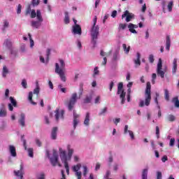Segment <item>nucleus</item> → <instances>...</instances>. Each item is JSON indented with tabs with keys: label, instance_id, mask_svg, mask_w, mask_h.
Listing matches in <instances>:
<instances>
[{
	"label": "nucleus",
	"instance_id": "f257e3e1",
	"mask_svg": "<svg viewBox=\"0 0 179 179\" xmlns=\"http://www.w3.org/2000/svg\"><path fill=\"white\" fill-rule=\"evenodd\" d=\"M68 153L66 154V150L65 149L59 147V156L60 157L62 163H63L64 166V169H66V173L68 176H69V162L72 160V156L75 152V150L71 146V145H68L66 147Z\"/></svg>",
	"mask_w": 179,
	"mask_h": 179
},
{
	"label": "nucleus",
	"instance_id": "f03ea898",
	"mask_svg": "<svg viewBox=\"0 0 179 179\" xmlns=\"http://www.w3.org/2000/svg\"><path fill=\"white\" fill-rule=\"evenodd\" d=\"M26 15H30L31 19H34L36 17V20H32L31 22V26L34 29H39L41 27V24L44 21L43 19V15H41V10H31L30 6H28L26 10Z\"/></svg>",
	"mask_w": 179,
	"mask_h": 179
},
{
	"label": "nucleus",
	"instance_id": "7ed1b4c3",
	"mask_svg": "<svg viewBox=\"0 0 179 179\" xmlns=\"http://www.w3.org/2000/svg\"><path fill=\"white\" fill-rule=\"evenodd\" d=\"M65 60L59 59V63H55V72L59 76L62 82H66V71Z\"/></svg>",
	"mask_w": 179,
	"mask_h": 179
},
{
	"label": "nucleus",
	"instance_id": "20e7f679",
	"mask_svg": "<svg viewBox=\"0 0 179 179\" xmlns=\"http://www.w3.org/2000/svg\"><path fill=\"white\" fill-rule=\"evenodd\" d=\"M150 89H151L150 82H148L145 92V101L140 100L139 107H145V106L148 107L150 105V100H152Z\"/></svg>",
	"mask_w": 179,
	"mask_h": 179
},
{
	"label": "nucleus",
	"instance_id": "39448f33",
	"mask_svg": "<svg viewBox=\"0 0 179 179\" xmlns=\"http://www.w3.org/2000/svg\"><path fill=\"white\" fill-rule=\"evenodd\" d=\"M97 23V16H94L93 19V25L91 29V37H92V43L94 45H96V43L97 41V37H99V25H96Z\"/></svg>",
	"mask_w": 179,
	"mask_h": 179
},
{
	"label": "nucleus",
	"instance_id": "423d86ee",
	"mask_svg": "<svg viewBox=\"0 0 179 179\" xmlns=\"http://www.w3.org/2000/svg\"><path fill=\"white\" fill-rule=\"evenodd\" d=\"M52 155H50V151H46V155L48 157L52 166H55L58 165L59 167H61V164L59 162V155H58V151H57L55 149H53L52 150Z\"/></svg>",
	"mask_w": 179,
	"mask_h": 179
},
{
	"label": "nucleus",
	"instance_id": "0eeeda50",
	"mask_svg": "<svg viewBox=\"0 0 179 179\" xmlns=\"http://www.w3.org/2000/svg\"><path fill=\"white\" fill-rule=\"evenodd\" d=\"M156 72L158 76H160L162 79H164L166 72H167V66L163 67V62L162 59H159L158 63L157 64Z\"/></svg>",
	"mask_w": 179,
	"mask_h": 179
},
{
	"label": "nucleus",
	"instance_id": "6e6552de",
	"mask_svg": "<svg viewBox=\"0 0 179 179\" xmlns=\"http://www.w3.org/2000/svg\"><path fill=\"white\" fill-rule=\"evenodd\" d=\"M123 86L124 85L122 84V83H120L117 87V94H120V98L122 100V104H124V103H125V94H127V93L124 92V90L122 89Z\"/></svg>",
	"mask_w": 179,
	"mask_h": 179
},
{
	"label": "nucleus",
	"instance_id": "1a4fd4ad",
	"mask_svg": "<svg viewBox=\"0 0 179 179\" xmlns=\"http://www.w3.org/2000/svg\"><path fill=\"white\" fill-rule=\"evenodd\" d=\"M80 169H82V164L80 163L72 166V170L75 173L77 179H82V171H80Z\"/></svg>",
	"mask_w": 179,
	"mask_h": 179
},
{
	"label": "nucleus",
	"instance_id": "9d476101",
	"mask_svg": "<svg viewBox=\"0 0 179 179\" xmlns=\"http://www.w3.org/2000/svg\"><path fill=\"white\" fill-rule=\"evenodd\" d=\"M77 100H78V94L76 93L72 94L67 105L68 108L70 111L73 110V107L75 106V104H76Z\"/></svg>",
	"mask_w": 179,
	"mask_h": 179
},
{
	"label": "nucleus",
	"instance_id": "9b49d317",
	"mask_svg": "<svg viewBox=\"0 0 179 179\" xmlns=\"http://www.w3.org/2000/svg\"><path fill=\"white\" fill-rule=\"evenodd\" d=\"M65 114V111L64 110H60L57 108L55 110V119L57 122L59 121V120H64V115Z\"/></svg>",
	"mask_w": 179,
	"mask_h": 179
},
{
	"label": "nucleus",
	"instance_id": "f8f14e48",
	"mask_svg": "<svg viewBox=\"0 0 179 179\" xmlns=\"http://www.w3.org/2000/svg\"><path fill=\"white\" fill-rule=\"evenodd\" d=\"M134 14L131 13H129V11L126 10L124 14L122 15V19H124V17H126V22H129L134 19Z\"/></svg>",
	"mask_w": 179,
	"mask_h": 179
},
{
	"label": "nucleus",
	"instance_id": "ddd939ff",
	"mask_svg": "<svg viewBox=\"0 0 179 179\" xmlns=\"http://www.w3.org/2000/svg\"><path fill=\"white\" fill-rule=\"evenodd\" d=\"M72 33L74 34H78V36L82 35V28L78 24H76L73 26Z\"/></svg>",
	"mask_w": 179,
	"mask_h": 179
},
{
	"label": "nucleus",
	"instance_id": "4468645a",
	"mask_svg": "<svg viewBox=\"0 0 179 179\" xmlns=\"http://www.w3.org/2000/svg\"><path fill=\"white\" fill-rule=\"evenodd\" d=\"M73 125L74 129L78 127V124H79V115L76 113V110H73Z\"/></svg>",
	"mask_w": 179,
	"mask_h": 179
},
{
	"label": "nucleus",
	"instance_id": "2eb2a0df",
	"mask_svg": "<svg viewBox=\"0 0 179 179\" xmlns=\"http://www.w3.org/2000/svg\"><path fill=\"white\" fill-rule=\"evenodd\" d=\"M10 101L11 103L8 104V110L10 111H13V107H17V102L13 96L10 97Z\"/></svg>",
	"mask_w": 179,
	"mask_h": 179
},
{
	"label": "nucleus",
	"instance_id": "dca6fc26",
	"mask_svg": "<svg viewBox=\"0 0 179 179\" xmlns=\"http://www.w3.org/2000/svg\"><path fill=\"white\" fill-rule=\"evenodd\" d=\"M14 174L16 177H20L21 179L23 178V174H24V169H23V165H20V170L14 171Z\"/></svg>",
	"mask_w": 179,
	"mask_h": 179
},
{
	"label": "nucleus",
	"instance_id": "f3484780",
	"mask_svg": "<svg viewBox=\"0 0 179 179\" xmlns=\"http://www.w3.org/2000/svg\"><path fill=\"white\" fill-rule=\"evenodd\" d=\"M8 152L11 157H16V156H17V154L16 153V147L14 145H8Z\"/></svg>",
	"mask_w": 179,
	"mask_h": 179
},
{
	"label": "nucleus",
	"instance_id": "a211bd4d",
	"mask_svg": "<svg viewBox=\"0 0 179 179\" xmlns=\"http://www.w3.org/2000/svg\"><path fill=\"white\" fill-rule=\"evenodd\" d=\"M128 29L130 33H132L133 34H138V31L135 30V29H138V25L129 23L128 25Z\"/></svg>",
	"mask_w": 179,
	"mask_h": 179
},
{
	"label": "nucleus",
	"instance_id": "6ab92c4d",
	"mask_svg": "<svg viewBox=\"0 0 179 179\" xmlns=\"http://www.w3.org/2000/svg\"><path fill=\"white\" fill-rule=\"evenodd\" d=\"M18 122L21 125V127L26 126V115H24V113L20 114Z\"/></svg>",
	"mask_w": 179,
	"mask_h": 179
},
{
	"label": "nucleus",
	"instance_id": "aec40b11",
	"mask_svg": "<svg viewBox=\"0 0 179 179\" xmlns=\"http://www.w3.org/2000/svg\"><path fill=\"white\" fill-rule=\"evenodd\" d=\"M159 93L156 92L155 93V103L157 106V108L159 109L158 110V117L160 118L162 117V110H160V106L159 105V101H157V99H159Z\"/></svg>",
	"mask_w": 179,
	"mask_h": 179
},
{
	"label": "nucleus",
	"instance_id": "412c9836",
	"mask_svg": "<svg viewBox=\"0 0 179 179\" xmlns=\"http://www.w3.org/2000/svg\"><path fill=\"white\" fill-rule=\"evenodd\" d=\"M50 52H51V50L48 49L45 59H44V57L43 56L39 57V59L41 62H42V64H48V57H50Z\"/></svg>",
	"mask_w": 179,
	"mask_h": 179
},
{
	"label": "nucleus",
	"instance_id": "4be33fe9",
	"mask_svg": "<svg viewBox=\"0 0 179 179\" xmlns=\"http://www.w3.org/2000/svg\"><path fill=\"white\" fill-rule=\"evenodd\" d=\"M84 125L85 127H89V125H90V113H87L85 114V117L84 120Z\"/></svg>",
	"mask_w": 179,
	"mask_h": 179
},
{
	"label": "nucleus",
	"instance_id": "5701e85b",
	"mask_svg": "<svg viewBox=\"0 0 179 179\" xmlns=\"http://www.w3.org/2000/svg\"><path fill=\"white\" fill-rule=\"evenodd\" d=\"M57 132H58L57 127H53L51 131V139L55 141L57 139Z\"/></svg>",
	"mask_w": 179,
	"mask_h": 179
},
{
	"label": "nucleus",
	"instance_id": "b1692460",
	"mask_svg": "<svg viewBox=\"0 0 179 179\" xmlns=\"http://www.w3.org/2000/svg\"><path fill=\"white\" fill-rule=\"evenodd\" d=\"M134 63L136 66H139L141 65V53H136V58L134 59Z\"/></svg>",
	"mask_w": 179,
	"mask_h": 179
},
{
	"label": "nucleus",
	"instance_id": "393cba45",
	"mask_svg": "<svg viewBox=\"0 0 179 179\" xmlns=\"http://www.w3.org/2000/svg\"><path fill=\"white\" fill-rule=\"evenodd\" d=\"M3 45L6 47V48L10 50V48H12V41L9 39H6L4 41Z\"/></svg>",
	"mask_w": 179,
	"mask_h": 179
},
{
	"label": "nucleus",
	"instance_id": "a878e982",
	"mask_svg": "<svg viewBox=\"0 0 179 179\" xmlns=\"http://www.w3.org/2000/svg\"><path fill=\"white\" fill-rule=\"evenodd\" d=\"M9 73V69L6 66H3V70H2V77L3 78H6L8 76V74Z\"/></svg>",
	"mask_w": 179,
	"mask_h": 179
},
{
	"label": "nucleus",
	"instance_id": "bb28decb",
	"mask_svg": "<svg viewBox=\"0 0 179 179\" xmlns=\"http://www.w3.org/2000/svg\"><path fill=\"white\" fill-rule=\"evenodd\" d=\"M28 100L32 104L33 106H36L37 103L33 101V92H29V96H28Z\"/></svg>",
	"mask_w": 179,
	"mask_h": 179
},
{
	"label": "nucleus",
	"instance_id": "cd10ccee",
	"mask_svg": "<svg viewBox=\"0 0 179 179\" xmlns=\"http://www.w3.org/2000/svg\"><path fill=\"white\" fill-rule=\"evenodd\" d=\"M172 103L174 104V106L176 108H179V100H178V96H176L173 98L172 99Z\"/></svg>",
	"mask_w": 179,
	"mask_h": 179
},
{
	"label": "nucleus",
	"instance_id": "c85d7f7f",
	"mask_svg": "<svg viewBox=\"0 0 179 179\" xmlns=\"http://www.w3.org/2000/svg\"><path fill=\"white\" fill-rule=\"evenodd\" d=\"M166 50H167V51H170V47H171L170 36H166Z\"/></svg>",
	"mask_w": 179,
	"mask_h": 179
},
{
	"label": "nucleus",
	"instance_id": "c756f323",
	"mask_svg": "<svg viewBox=\"0 0 179 179\" xmlns=\"http://www.w3.org/2000/svg\"><path fill=\"white\" fill-rule=\"evenodd\" d=\"M9 27V21L8 20H4L3 21V27H2V30L5 31L6 30V29H8Z\"/></svg>",
	"mask_w": 179,
	"mask_h": 179
},
{
	"label": "nucleus",
	"instance_id": "7c9ffc66",
	"mask_svg": "<svg viewBox=\"0 0 179 179\" xmlns=\"http://www.w3.org/2000/svg\"><path fill=\"white\" fill-rule=\"evenodd\" d=\"M177 71V59H173V69H172V72L173 73H176Z\"/></svg>",
	"mask_w": 179,
	"mask_h": 179
},
{
	"label": "nucleus",
	"instance_id": "2f4dec72",
	"mask_svg": "<svg viewBox=\"0 0 179 179\" xmlns=\"http://www.w3.org/2000/svg\"><path fill=\"white\" fill-rule=\"evenodd\" d=\"M28 38H29V47L33 49L34 47V41L31 38V35L30 34H28Z\"/></svg>",
	"mask_w": 179,
	"mask_h": 179
},
{
	"label": "nucleus",
	"instance_id": "473e14b6",
	"mask_svg": "<svg viewBox=\"0 0 179 179\" xmlns=\"http://www.w3.org/2000/svg\"><path fill=\"white\" fill-rule=\"evenodd\" d=\"M83 176L84 177H87V173H89V169L87 168V166L83 165Z\"/></svg>",
	"mask_w": 179,
	"mask_h": 179
},
{
	"label": "nucleus",
	"instance_id": "72a5a7b5",
	"mask_svg": "<svg viewBox=\"0 0 179 179\" xmlns=\"http://www.w3.org/2000/svg\"><path fill=\"white\" fill-rule=\"evenodd\" d=\"M122 47H123V50H124L125 54H129V50H131V46L127 47V44L123 43Z\"/></svg>",
	"mask_w": 179,
	"mask_h": 179
},
{
	"label": "nucleus",
	"instance_id": "f704fd0d",
	"mask_svg": "<svg viewBox=\"0 0 179 179\" xmlns=\"http://www.w3.org/2000/svg\"><path fill=\"white\" fill-rule=\"evenodd\" d=\"M148 169H145L143 170V172H142V179H148Z\"/></svg>",
	"mask_w": 179,
	"mask_h": 179
},
{
	"label": "nucleus",
	"instance_id": "c9c22d12",
	"mask_svg": "<svg viewBox=\"0 0 179 179\" xmlns=\"http://www.w3.org/2000/svg\"><path fill=\"white\" fill-rule=\"evenodd\" d=\"M0 117H6V109L0 108Z\"/></svg>",
	"mask_w": 179,
	"mask_h": 179
},
{
	"label": "nucleus",
	"instance_id": "e433bc0d",
	"mask_svg": "<svg viewBox=\"0 0 179 179\" xmlns=\"http://www.w3.org/2000/svg\"><path fill=\"white\" fill-rule=\"evenodd\" d=\"M92 99V95L87 96L84 99V103H85V104H87V103H91Z\"/></svg>",
	"mask_w": 179,
	"mask_h": 179
},
{
	"label": "nucleus",
	"instance_id": "4c0bfd02",
	"mask_svg": "<svg viewBox=\"0 0 179 179\" xmlns=\"http://www.w3.org/2000/svg\"><path fill=\"white\" fill-rule=\"evenodd\" d=\"M94 104H100L101 103V96L100 95L96 96L94 101Z\"/></svg>",
	"mask_w": 179,
	"mask_h": 179
},
{
	"label": "nucleus",
	"instance_id": "58836bf2",
	"mask_svg": "<svg viewBox=\"0 0 179 179\" xmlns=\"http://www.w3.org/2000/svg\"><path fill=\"white\" fill-rule=\"evenodd\" d=\"M73 160L75 163H79L80 162V157L78 155H74L73 156Z\"/></svg>",
	"mask_w": 179,
	"mask_h": 179
},
{
	"label": "nucleus",
	"instance_id": "ea45409f",
	"mask_svg": "<svg viewBox=\"0 0 179 179\" xmlns=\"http://www.w3.org/2000/svg\"><path fill=\"white\" fill-rule=\"evenodd\" d=\"M164 98L167 101L170 100V94H169L168 90H164Z\"/></svg>",
	"mask_w": 179,
	"mask_h": 179
},
{
	"label": "nucleus",
	"instance_id": "a19ab883",
	"mask_svg": "<svg viewBox=\"0 0 179 179\" xmlns=\"http://www.w3.org/2000/svg\"><path fill=\"white\" fill-rule=\"evenodd\" d=\"M64 23L66 24H68L69 23V14H68V12L65 13Z\"/></svg>",
	"mask_w": 179,
	"mask_h": 179
},
{
	"label": "nucleus",
	"instance_id": "79ce46f5",
	"mask_svg": "<svg viewBox=\"0 0 179 179\" xmlns=\"http://www.w3.org/2000/svg\"><path fill=\"white\" fill-rule=\"evenodd\" d=\"M76 44L78 50H82V42L80 41V40L77 39V41H76Z\"/></svg>",
	"mask_w": 179,
	"mask_h": 179
},
{
	"label": "nucleus",
	"instance_id": "37998d69",
	"mask_svg": "<svg viewBox=\"0 0 179 179\" xmlns=\"http://www.w3.org/2000/svg\"><path fill=\"white\" fill-rule=\"evenodd\" d=\"M157 78V75L156 73H152L151 82L152 85L156 83V78Z\"/></svg>",
	"mask_w": 179,
	"mask_h": 179
},
{
	"label": "nucleus",
	"instance_id": "c03bdc74",
	"mask_svg": "<svg viewBox=\"0 0 179 179\" xmlns=\"http://www.w3.org/2000/svg\"><path fill=\"white\" fill-rule=\"evenodd\" d=\"M21 85L24 89H27V81L26 79L22 80Z\"/></svg>",
	"mask_w": 179,
	"mask_h": 179
},
{
	"label": "nucleus",
	"instance_id": "a18cd8bd",
	"mask_svg": "<svg viewBox=\"0 0 179 179\" xmlns=\"http://www.w3.org/2000/svg\"><path fill=\"white\" fill-rule=\"evenodd\" d=\"M173 1H170L168 3L167 8H168V10L169 12H171L173 10Z\"/></svg>",
	"mask_w": 179,
	"mask_h": 179
},
{
	"label": "nucleus",
	"instance_id": "49530a36",
	"mask_svg": "<svg viewBox=\"0 0 179 179\" xmlns=\"http://www.w3.org/2000/svg\"><path fill=\"white\" fill-rule=\"evenodd\" d=\"M127 101L129 103L131 101V88L127 90Z\"/></svg>",
	"mask_w": 179,
	"mask_h": 179
},
{
	"label": "nucleus",
	"instance_id": "de8ad7c7",
	"mask_svg": "<svg viewBox=\"0 0 179 179\" xmlns=\"http://www.w3.org/2000/svg\"><path fill=\"white\" fill-rule=\"evenodd\" d=\"M28 155L29 157H34V152H33V148H29L27 150Z\"/></svg>",
	"mask_w": 179,
	"mask_h": 179
},
{
	"label": "nucleus",
	"instance_id": "09e8293b",
	"mask_svg": "<svg viewBox=\"0 0 179 179\" xmlns=\"http://www.w3.org/2000/svg\"><path fill=\"white\" fill-rule=\"evenodd\" d=\"M174 143H176V138H171L169 142V146H171V148H173V146H174Z\"/></svg>",
	"mask_w": 179,
	"mask_h": 179
},
{
	"label": "nucleus",
	"instance_id": "8fccbe9b",
	"mask_svg": "<svg viewBox=\"0 0 179 179\" xmlns=\"http://www.w3.org/2000/svg\"><path fill=\"white\" fill-rule=\"evenodd\" d=\"M20 51H21V52H26L27 48H26V45L25 44H22L21 45Z\"/></svg>",
	"mask_w": 179,
	"mask_h": 179
},
{
	"label": "nucleus",
	"instance_id": "3c124183",
	"mask_svg": "<svg viewBox=\"0 0 179 179\" xmlns=\"http://www.w3.org/2000/svg\"><path fill=\"white\" fill-rule=\"evenodd\" d=\"M156 136L157 139H159L160 138V129H159V127H156Z\"/></svg>",
	"mask_w": 179,
	"mask_h": 179
},
{
	"label": "nucleus",
	"instance_id": "603ef678",
	"mask_svg": "<svg viewBox=\"0 0 179 179\" xmlns=\"http://www.w3.org/2000/svg\"><path fill=\"white\" fill-rule=\"evenodd\" d=\"M119 29L120 30H125L127 29V24H120Z\"/></svg>",
	"mask_w": 179,
	"mask_h": 179
},
{
	"label": "nucleus",
	"instance_id": "864d4df0",
	"mask_svg": "<svg viewBox=\"0 0 179 179\" xmlns=\"http://www.w3.org/2000/svg\"><path fill=\"white\" fill-rule=\"evenodd\" d=\"M38 93H40V87L37 85L36 87L34 90V94L38 95Z\"/></svg>",
	"mask_w": 179,
	"mask_h": 179
},
{
	"label": "nucleus",
	"instance_id": "5fc2aeb1",
	"mask_svg": "<svg viewBox=\"0 0 179 179\" xmlns=\"http://www.w3.org/2000/svg\"><path fill=\"white\" fill-rule=\"evenodd\" d=\"M128 134L131 139V141H134V139H135V136L134 135V131H129Z\"/></svg>",
	"mask_w": 179,
	"mask_h": 179
},
{
	"label": "nucleus",
	"instance_id": "6e6d98bb",
	"mask_svg": "<svg viewBox=\"0 0 179 179\" xmlns=\"http://www.w3.org/2000/svg\"><path fill=\"white\" fill-rule=\"evenodd\" d=\"M128 134L131 139V141H134V139H135V136L134 135V131H129Z\"/></svg>",
	"mask_w": 179,
	"mask_h": 179
},
{
	"label": "nucleus",
	"instance_id": "4d7b16f0",
	"mask_svg": "<svg viewBox=\"0 0 179 179\" xmlns=\"http://www.w3.org/2000/svg\"><path fill=\"white\" fill-rule=\"evenodd\" d=\"M110 176H111V171H106V174H105V176H104V178L105 179H108V178L110 177Z\"/></svg>",
	"mask_w": 179,
	"mask_h": 179
},
{
	"label": "nucleus",
	"instance_id": "13d9d810",
	"mask_svg": "<svg viewBox=\"0 0 179 179\" xmlns=\"http://www.w3.org/2000/svg\"><path fill=\"white\" fill-rule=\"evenodd\" d=\"M58 89H59L62 93H66V88L62 87V85H59L58 86Z\"/></svg>",
	"mask_w": 179,
	"mask_h": 179
},
{
	"label": "nucleus",
	"instance_id": "bf43d9fd",
	"mask_svg": "<svg viewBox=\"0 0 179 179\" xmlns=\"http://www.w3.org/2000/svg\"><path fill=\"white\" fill-rule=\"evenodd\" d=\"M106 113H107V107L103 108L101 110V112H100V113H99V115H104V114H106Z\"/></svg>",
	"mask_w": 179,
	"mask_h": 179
},
{
	"label": "nucleus",
	"instance_id": "052dcab7",
	"mask_svg": "<svg viewBox=\"0 0 179 179\" xmlns=\"http://www.w3.org/2000/svg\"><path fill=\"white\" fill-rule=\"evenodd\" d=\"M149 61L151 64H153V62H155V56H153V55H149Z\"/></svg>",
	"mask_w": 179,
	"mask_h": 179
},
{
	"label": "nucleus",
	"instance_id": "680f3d73",
	"mask_svg": "<svg viewBox=\"0 0 179 179\" xmlns=\"http://www.w3.org/2000/svg\"><path fill=\"white\" fill-rule=\"evenodd\" d=\"M113 122L115 124L118 125V123L121 122V118L118 117V118H115L113 120Z\"/></svg>",
	"mask_w": 179,
	"mask_h": 179
},
{
	"label": "nucleus",
	"instance_id": "e2e57ef3",
	"mask_svg": "<svg viewBox=\"0 0 179 179\" xmlns=\"http://www.w3.org/2000/svg\"><path fill=\"white\" fill-rule=\"evenodd\" d=\"M40 3V0H32L33 6H37Z\"/></svg>",
	"mask_w": 179,
	"mask_h": 179
},
{
	"label": "nucleus",
	"instance_id": "0e129e2a",
	"mask_svg": "<svg viewBox=\"0 0 179 179\" xmlns=\"http://www.w3.org/2000/svg\"><path fill=\"white\" fill-rule=\"evenodd\" d=\"M99 67H95L94 69V76H97V75H99Z\"/></svg>",
	"mask_w": 179,
	"mask_h": 179
},
{
	"label": "nucleus",
	"instance_id": "69168bd1",
	"mask_svg": "<svg viewBox=\"0 0 179 179\" xmlns=\"http://www.w3.org/2000/svg\"><path fill=\"white\" fill-rule=\"evenodd\" d=\"M119 58H120V55L118 54V52H115L113 55V59H114V61H117V59H119Z\"/></svg>",
	"mask_w": 179,
	"mask_h": 179
},
{
	"label": "nucleus",
	"instance_id": "338daca9",
	"mask_svg": "<svg viewBox=\"0 0 179 179\" xmlns=\"http://www.w3.org/2000/svg\"><path fill=\"white\" fill-rule=\"evenodd\" d=\"M169 121H174L176 120V117L173 115H169L168 116Z\"/></svg>",
	"mask_w": 179,
	"mask_h": 179
},
{
	"label": "nucleus",
	"instance_id": "774afa93",
	"mask_svg": "<svg viewBox=\"0 0 179 179\" xmlns=\"http://www.w3.org/2000/svg\"><path fill=\"white\" fill-rule=\"evenodd\" d=\"M162 172L157 171V179H162Z\"/></svg>",
	"mask_w": 179,
	"mask_h": 179
}]
</instances>
